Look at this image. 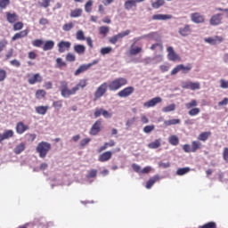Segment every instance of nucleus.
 <instances>
[{"instance_id":"obj_1","label":"nucleus","mask_w":228,"mask_h":228,"mask_svg":"<svg viewBox=\"0 0 228 228\" xmlns=\"http://www.w3.org/2000/svg\"><path fill=\"white\" fill-rule=\"evenodd\" d=\"M126 85H127V79L126 77H118L109 83L108 88L110 92H117V90H120Z\"/></svg>"},{"instance_id":"obj_2","label":"nucleus","mask_w":228,"mask_h":228,"mask_svg":"<svg viewBox=\"0 0 228 228\" xmlns=\"http://www.w3.org/2000/svg\"><path fill=\"white\" fill-rule=\"evenodd\" d=\"M199 106V102L197 100H191L189 102L185 103L186 110H189L188 115L190 117H197L200 113V109L197 108Z\"/></svg>"},{"instance_id":"obj_3","label":"nucleus","mask_w":228,"mask_h":228,"mask_svg":"<svg viewBox=\"0 0 228 228\" xmlns=\"http://www.w3.org/2000/svg\"><path fill=\"white\" fill-rule=\"evenodd\" d=\"M51 149H52L51 143L47 142H41L37 144L36 151L39 154V158L44 159L47 156Z\"/></svg>"},{"instance_id":"obj_4","label":"nucleus","mask_w":228,"mask_h":228,"mask_svg":"<svg viewBox=\"0 0 228 228\" xmlns=\"http://www.w3.org/2000/svg\"><path fill=\"white\" fill-rule=\"evenodd\" d=\"M61 95L67 99L70 97V95H76V91L74 87L72 89H69V83L67 81H61L60 86Z\"/></svg>"},{"instance_id":"obj_5","label":"nucleus","mask_w":228,"mask_h":228,"mask_svg":"<svg viewBox=\"0 0 228 228\" xmlns=\"http://www.w3.org/2000/svg\"><path fill=\"white\" fill-rule=\"evenodd\" d=\"M140 39L141 37L134 39V43L131 45L130 49L128 51L130 56H136L137 54L143 53V47L142 45L135 46L136 42H138V40Z\"/></svg>"},{"instance_id":"obj_6","label":"nucleus","mask_w":228,"mask_h":228,"mask_svg":"<svg viewBox=\"0 0 228 228\" xmlns=\"http://www.w3.org/2000/svg\"><path fill=\"white\" fill-rule=\"evenodd\" d=\"M97 63H99V61L94 60L91 63L80 65L78 69L74 72V76H79L80 74L86 72L88 69H90L91 67H94V65H97Z\"/></svg>"},{"instance_id":"obj_7","label":"nucleus","mask_w":228,"mask_h":228,"mask_svg":"<svg viewBox=\"0 0 228 228\" xmlns=\"http://www.w3.org/2000/svg\"><path fill=\"white\" fill-rule=\"evenodd\" d=\"M106 92H108V83L104 82L96 89L94 93V101L101 99V97H102Z\"/></svg>"},{"instance_id":"obj_8","label":"nucleus","mask_w":228,"mask_h":228,"mask_svg":"<svg viewBox=\"0 0 228 228\" xmlns=\"http://www.w3.org/2000/svg\"><path fill=\"white\" fill-rule=\"evenodd\" d=\"M167 60H169V61H181V56H179V54L175 53V51L174 50V47L168 46L167 48Z\"/></svg>"},{"instance_id":"obj_9","label":"nucleus","mask_w":228,"mask_h":228,"mask_svg":"<svg viewBox=\"0 0 228 228\" xmlns=\"http://www.w3.org/2000/svg\"><path fill=\"white\" fill-rule=\"evenodd\" d=\"M130 33H131V30H129V29L123 31L121 33H118V35H115L112 37H110L109 42H110V44L115 45L120 39L124 38V37H127V35H129Z\"/></svg>"},{"instance_id":"obj_10","label":"nucleus","mask_w":228,"mask_h":228,"mask_svg":"<svg viewBox=\"0 0 228 228\" xmlns=\"http://www.w3.org/2000/svg\"><path fill=\"white\" fill-rule=\"evenodd\" d=\"M102 126V121L101 119H98L95 121V123L92 126L89 134L92 136H97L99 133H101V126Z\"/></svg>"},{"instance_id":"obj_11","label":"nucleus","mask_w":228,"mask_h":228,"mask_svg":"<svg viewBox=\"0 0 228 228\" xmlns=\"http://www.w3.org/2000/svg\"><path fill=\"white\" fill-rule=\"evenodd\" d=\"M224 40V37L221 36H215L205 38V42L210 45H218V44H222Z\"/></svg>"},{"instance_id":"obj_12","label":"nucleus","mask_w":228,"mask_h":228,"mask_svg":"<svg viewBox=\"0 0 228 228\" xmlns=\"http://www.w3.org/2000/svg\"><path fill=\"white\" fill-rule=\"evenodd\" d=\"M5 19L9 24H15V22L19 21V14L15 12H6Z\"/></svg>"},{"instance_id":"obj_13","label":"nucleus","mask_w":228,"mask_h":228,"mask_svg":"<svg viewBox=\"0 0 228 228\" xmlns=\"http://www.w3.org/2000/svg\"><path fill=\"white\" fill-rule=\"evenodd\" d=\"M133 94H134V87L128 86L119 91L118 93V96L121 98H126V97H129V95H133Z\"/></svg>"},{"instance_id":"obj_14","label":"nucleus","mask_w":228,"mask_h":228,"mask_svg":"<svg viewBox=\"0 0 228 228\" xmlns=\"http://www.w3.org/2000/svg\"><path fill=\"white\" fill-rule=\"evenodd\" d=\"M71 45L72 44H70L69 41H61L57 45L58 51L59 53H63L67 51H69Z\"/></svg>"},{"instance_id":"obj_15","label":"nucleus","mask_w":228,"mask_h":228,"mask_svg":"<svg viewBox=\"0 0 228 228\" xmlns=\"http://www.w3.org/2000/svg\"><path fill=\"white\" fill-rule=\"evenodd\" d=\"M191 20L195 24H202L205 22L206 19L200 12H193L191 14Z\"/></svg>"},{"instance_id":"obj_16","label":"nucleus","mask_w":228,"mask_h":228,"mask_svg":"<svg viewBox=\"0 0 228 228\" xmlns=\"http://www.w3.org/2000/svg\"><path fill=\"white\" fill-rule=\"evenodd\" d=\"M222 15V13L214 14L209 20L210 26H220L223 20Z\"/></svg>"},{"instance_id":"obj_17","label":"nucleus","mask_w":228,"mask_h":228,"mask_svg":"<svg viewBox=\"0 0 228 228\" xmlns=\"http://www.w3.org/2000/svg\"><path fill=\"white\" fill-rule=\"evenodd\" d=\"M43 79L40 73L34 74L33 76L28 75V85H37V83H42Z\"/></svg>"},{"instance_id":"obj_18","label":"nucleus","mask_w":228,"mask_h":228,"mask_svg":"<svg viewBox=\"0 0 228 228\" xmlns=\"http://www.w3.org/2000/svg\"><path fill=\"white\" fill-rule=\"evenodd\" d=\"M112 157L113 152L108 151L99 155L98 161H100V163H106V161H110V159H111Z\"/></svg>"},{"instance_id":"obj_19","label":"nucleus","mask_w":228,"mask_h":228,"mask_svg":"<svg viewBox=\"0 0 228 228\" xmlns=\"http://www.w3.org/2000/svg\"><path fill=\"white\" fill-rule=\"evenodd\" d=\"M28 129H29V126L25 125L22 121L18 122L16 125V133L18 134H24Z\"/></svg>"},{"instance_id":"obj_20","label":"nucleus","mask_w":228,"mask_h":228,"mask_svg":"<svg viewBox=\"0 0 228 228\" xmlns=\"http://www.w3.org/2000/svg\"><path fill=\"white\" fill-rule=\"evenodd\" d=\"M159 102H163V99H161V97H155L144 102V106L145 108H154V106H156V104H159Z\"/></svg>"},{"instance_id":"obj_21","label":"nucleus","mask_w":228,"mask_h":228,"mask_svg":"<svg viewBox=\"0 0 228 228\" xmlns=\"http://www.w3.org/2000/svg\"><path fill=\"white\" fill-rule=\"evenodd\" d=\"M13 130H6L3 134H0V143L4 142V140H8L10 138H13Z\"/></svg>"},{"instance_id":"obj_22","label":"nucleus","mask_w":228,"mask_h":228,"mask_svg":"<svg viewBox=\"0 0 228 228\" xmlns=\"http://www.w3.org/2000/svg\"><path fill=\"white\" fill-rule=\"evenodd\" d=\"M28 34H29V30L28 29L21 30L14 34V36L12 37V41L15 42V40H20V38H25V37H27Z\"/></svg>"},{"instance_id":"obj_23","label":"nucleus","mask_w":228,"mask_h":228,"mask_svg":"<svg viewBox=\"0 0 228 228\" xmlns=\"http://www.w3.org/2000/svg\"><path fill=\"white\" fill-rule=\"evenodd\" d=\"M86 85H88V80L86 79H81L79 82L76 85V86L73 87L75 90V94L77 93L79 90H83L86 88Z\"/></svg>"},{"instance_id":"obj_24","label":"nucleus","mask_w":228,"mask_h":228,"mask_svg":"<svg viewBox=\"0 0 228 228\" xmlns=\"http://www.w3.org/2000/svg\"><path fill=\"white\" fill-rule=\"evenodd\" d=\"M178 33L182 37H188L191 33V27L190 25H185L183 28H180Z\"/></svg>"},{"instance_id":"obj_25","label":"nucleus","mask_w":228,"mask_h":228,"mask_svg":"<svg viewBox=\"0 0 228 228\" xmlns=\"http://www.w3.org/2000/svg\"><path fill=\"white\" fill-rule=\"evenodd\" d=\"M83 15V9L76 8L70 11L69 17L71 19H77V17H81Z\"/></svg>"},{"instance_id":"obj_26","label":"nucleus","mask_w":228,"mask_h":228,"mask_svg":"<svg viewBox=\"0 0 228 228\" xmlns=\"http://www.w3.org/2000/svg\"><path fill=\"white\" fill-rule=\"evenodd\" d=\"M211 137V132H202L198 135L199 142H208L209 138Z\"/></svg>"},{"instance_id":"obj_27","label":"nucleus","mask_w":228,"mask_h":228,"mask_svg":"<svg viewBox=\"0 0 228 228\" xmlns=\"http://www.w3.org/2000/svg\"><path fill=\"white\" fill-rule=\"evenodd\" d=\"M159 180V175H154L153 177H151L149 181L146 183L147 190H151V188H152V186H154V184H156V183H158Z\"/></svg>"},{"instance_id":"obj_28","label":"nucleus","mask_w":228,"mask_h":228,"mask_svg":"<svg viewBox=\"0 0 228 228\" xmlns=\"http://www.w3.org/2000/svg\"><path fill=\"white\" fill-rule=\"evenodd\" d=\"M172 19L170 14H155L152 16L153 20H168Z\"/></svg>"},{"instance_id":"obj_29","label":"nucleus","mask_w":228,"mask_h":228,"mask_svg":"<svg viewBox=\"0 0 228 228\" xmlns=\"http://www.w3.org/2000/svg\"><path fill=\"white\" fill-rule=\"evenodd\" d=\"M116 142L113 140H110L109 142H105L104 145H102V147H100L97 150L98 153L102 152L103 151H106V149H108V147H115Z\"/></svg>"},{"instance_id":"obj_30","label":"nucleus","mask_w":228,"mask_h":228,"mask_svg":"<svg viewBox=\"0 0 228 228\" xmlns=\"http://www.w3.org/2000/svg\"><path fill=\"white\" fill-rule=\"evenodd\" d=\"M191 148L192 152H197L199 150L202 149V143L199 141H192Z\"/></svg>"},{"instance_id":"obj_31","label":"nucleus","mask_w":228,"mask_h":228,"mask_svg":"<svg viewBox=\"0 0 228 228\" xmlns=\"http://www.w3.org/2000/svg\"><path fill=\"white\" fill-rule=\"evenodd\" d=\"M53 49H54V41L53 40L45 41L43 46V51H51Z\"/></svg>"},{"instance_id":"obj_32","label":"nucleus","mask_w":228,"mask_h":228,"mask_svg":"<svg viewBox=\"0 0 228 228\" xmlns=\"http://www.w3.org/2000/svg\"><path fill=\"white\" fill-rule=\"evenodd\" d=\"M185 88H190V90H200V83L199 82H189Z\"/></svg>"},{"instance_id":"obj_33","label":"nucleus","mask_w":228,"mask_h":228,"mask_svg":"<svg viewBox=\"0 0 228 228\" xmlns=\"http://www.w3.org/2000/svg\"><path fill=\"white\" fill-rule=\"evenodd\" d=\"M74 51L77 54H85V51H86V47L83 45H75Z\"/></svg>"},{"instance_id":"obj_34","label":"nucleus","mask_w":228,"mask_h":228,"mask_svg":"<svg viewBox=\"0 0 228 228\" xmlns=\"http://www.w3.org/2000/svg\"><path fill=\"white\" fill-rule=\"evenodd\" d=\"M24 151H26V143H24V142H21V143L18 144L14 148V153L15 154H21L22 152H24Z\"/></svg>"},{"instance_id":"obj_35","label":"nucleus","mask_w":228,"mask_h":228,"mask_svg":"<svg viewBox=\"0 0 228 228\" xmlns=\"http://www.w3.org/2000/svg\"><path fill=\"white\" fill-rule=\"evenodd\" d=\"M136 0H127L125 2V9L131 10L133 7L136 8Z\"/></svg>"},{"instance_id":"obj_36","label":"nucleus","mask_w":228,"mask_h":228,"mask_svg":"<svg viewBox=\"0 0 228 228\" xmlns=\"http://www.w3.org/2000/svg\"><path fill=\"white\" fill-rule=\"evenodd\" d=\"M49 110V106H37L36 107V112L38 115H45Z\"/></svg>"},{"instance_id":"obj_37","label":"nucleus","mask_w":228,"mask_h":228,"mask_svg":"<svg viewBox=\"0 0 228 228\" xmlns=\"http://www.w3.org/2000/svg\"><path fill=\"white\" fill-rule=\"evenodd\" d=\"M149 149H159V147H161V139H157L152 142H150L148 144Z\"/></svg>"},{"instance_id":"obj_38","label":"nucleus","mask_w":228,"mask_h":228,"mask_svg":"<svg viewBox=\"0 0 228 228\" xmlns=\"http://www.w3.org/2000/svg\"><path fill=\"white\" fill-rule=\"evenodd\" d=\"M165 5V0H156L151 4L152 8L155 10H158L159 8H161V6Z\"/></svg>"},{"instance_id":"obj_39","label":"nucleus","mask_w":228,"mask_h":228,"mask_svg":"<svg viewBox=\"0 0 228 228\" xmlns=\"http://www.w3.org/2000/svg\"><path fill=\"white\" fill-rule=\"evenodd\" d=\"M12 24H13L12 26L13 31H20V29L24 28V23L22 21H15Z\"/></svg>"},{"instance_id":"obj_40","label":"nucleus","mask_w":228,"mask_h":228,"mask_svg":"<svg viewBox=\"0 0 228 228\" xmlns=\"http://www.w3.org/2000/svg\"><path fill=\"white\" fill-rule=\"evenodd\" d=\"M99 33H100V35H102L103 37H107L108 33H110V27H108V26L100 27Z\"/></svg>"},{"instance_id":"obj_41","label":"nucleus","mask_w":228,"mask_h":228,"mask_svg":"<svg viewBox=\"0 0 228 228\" xmlns=\"http://www.w3.org/2000/svg\"><path fill=\"white\" fill-rule=\"evenodd\" d=\"M163 113H169L170 111H175V103L167 105L162 109Z\"/></svg>"},{"instance_id":"obj_42","label":"nucleus","mask_w":228,"mask_h":228,"mask_svg":"<svg viewBox=\"0 0 228 228\" xmlns=\"http://www.w3.org/2000/svg\"><path fill=\"white\" fill-rule=\"evenodd\" d=\"M92 6H94V0H88L85 4V11L86 13L92 12Z\"/></svg>"},{"instance_id":"obj_43","label":"nucleus","mask_w":228,"mask_h":228,"mask_svg":"<svg viewBox=\"0 0 228 228\" xmlns=\"http://www.w3.org/2000/svg\"><path fill=\"white\" fill-rule=\"evenodd\" d=\"M180 70L183 72V74H188V72L191 70V64H188L187 66H184V64H180Z\"/></svg>"},{"instance_id":"obj_44","label":"nucleus","mask_w":228,"mask_h":228,"mask_svg":"<svg viewBox=\"0 0 228 228\" xmlns=\"http://www.w3.org/2000/svg\"><path fill=\"white\" fill-rule=\"evenodd\" d=\"M190 167H181L176 170V175H185V174H188L190 172Z\"/></svg>"},{"instance_id":"obj_45","label":"nucleus","mask_w":228,"mask_h":228,"mask_svg":"<svg viewBox=\"0 0 228 228\" xmlns=\"http://www.w3.org/2000/svg\"><path fill=\"white\" fill-rule=\"evenodd\" d=\"M165 126H175L181 124V119H169L164 122Z\"/></svg>"},{"instance_id":"obj_46","label":"nucleus","mask_w":228,"mask_h":228,"mask_svg":"<svg viewBox=\"0 0 228 228\" xmlns=\"http://www.w3.org/2000/svg\"><path fill=\"white\" fill-rule=\"evenodd\" d=\"M112 52H113V48H111V46L103 47L100 51L102 56H106V54H110V53H112Z\"/></svg>"},{"instance_id":"obj_47","label":"nucleus","mask_w":228,"mask_h":228,"mask_svg":"<svg viewBox=\"0 0 228 228\" xmlns=\"http://www.w3.org/2000/svg\"><path fill=\"white\" fill-rule=\"evenodd\" d=\"M169 143L171 145H179V137L177 135H171L169 137Z\"/></svg>"},{"instance_id":"obj_48","label":"nucleus","mask_w":228,"mask_h":228,"mask_svg":"<svg viewBox=\"0 0 228 228\" xmlns=\"http://www.w3.org/2000/svg\"><path fill=\"white\" fill-rule=\"evenodd\" d=\"M46 92L44 89H39L36 92V98L37 99H44L46 95Z\"/></svg>"},{"instance_id":"obj_49","label":"nucleus","mask_w":228,"mask_h":228,"mask_svg":"<svg viewBox=\"0 0 228 228\" xmlns=\"http://www.w3.org/2000/svg\"><path fill=\"white\" fill-rule=\"evenodd\" d=\"M53 107L55 108V110H61V108H63V101L58 100L53 102Z\"/></svg>"},{"instance_id":"obj_50","label":"nucleus","mask_w":228,"mask_h":228,"mask_svg":"<svg viewBox=\"0 0 228 228\" xmlns=\"http://www.w3.org/2000/svg\"><path fill=\"white\" fill-rule=\"evenodd\" d=\"M199 228H216V224L213 221L206 223L203 225L199 226Z\"/></svg>"},{"instance_id":"obj_51","label":"nucleus","mask_w":228,"mask_h":228,"mask_svg":"<svg viewBox=\"0 0 228 228\" xmlns=\"http://www.w3.org/2000/svg\"><path fill=\"white\" fill-rule=\"evenodd\" d=\"M10 6V0H0V10H6Z\"/></svg>"},{"instance_id":"obj_52","label":"nucleus","mask_w":228,"mask_h":228,"mask_svg":"<svg viewBox=\"0 0 228 228\" xmlns=\"http://www.w3.org/2000/svg\"><path fill=\"white\" fill-rule=\"evenodd\" d=\"M38 4L41 8H49V6H51V0H42Z\"/></svg>"},{"instance_id":"obj_53","label":"nucleus","mask_w":228,"mask_h":228,"mask_svg":"<svg viewBox=\"0 0 228 228\" xmlns=\"http://www.w3.org/2000/svg\"><path fill=\"white\" fill-rule=\"evenodd\" d=\"M154 129H156V126L154 125H150L143 127V132L149 134V133H152Z\"/></svg>"},{"instance_id":"obj_54","label":"nucleus","mask_w":228,"mask_h":228,"mask_svg":"<svg viewBox=\"0 0 228 228\" xmlns=\"http://www.w3.org/2000/svg\"><path fill=\"white\" fill-rule=\"evenodd\" d=\"M56 63L59 69H61L62 67H67V62L63 61V59L57 58Z\"/></svg>"},{"instance_id":"obj_55","label":"nucleus","mask_w":228,"mask_h":228,"mask_svg":"<svg viewBox=\"0 0 228 228\" xmlns=\"http://www.w3.org/2000/svg\"><path fill=\"white\" fill-rule=\"evenodd\" d=\"M32 45L34 47H42V45H44V41L42 39H35L32 41Z\"/></svg>"},{"instance_id":"obj_56","label":"nucleus","mask_w":228,"mask_h":228,"mask_svg":"<svg viewBox=\"0 0 228 228\" xmlns=\"http://www.w3.org/2000/svg\"><path fill=\"white\" fill-rule=\"evenodd\" d=\"M87 179H92L94 177H97V169H92L89 171V173L86 175Z\"/></svg>"},{"instance_id":"obj_57","label":"nucleus","mask_w":228,"mask_h":228,"mask_svg":"<svg viewBox=\"0 0 228 228\" xmlns=\"http://www.w3.org/2000/svg\"><path fill=\"white\" fill-rule=\"evenodd\" d=\"M72 28H74V23H72V22L66 23L62 26L63 31H70V29H72Z\"/></svg>"},{"instance_id":"obj_58","label":"nucleus","mask_w":228,"mask_h":228,"mask_svg":"<svg viewBox=\"0 0 228 228\" xmlns=\"http://www.w3.org/2000/svg\"><path fill=\"white\" fill-rule=\"evenodd\" d=\"M8 74L6 73V70L4 69H0V83H3L4 79H6Z\"/></svg>"},{"instance_id":"obj_59","label":"nucleus","mask_w":228,"mask_h":228,"mask_svg":"<svg viewBox=\"0 0 228 228\" xmlns=\"http://www.w3.org/2000/svg\"><path fill=\"white\" fill-rule=\"evenodd\" d=\"M77 40H86L85 32H83V30H78L77 32Z\"/></svg>"},{"instance_id":"obj_60","label":"nucleus","mask_w":228,"mask_h":228,"mask_svg":"<svg viewBox=\"0 0 228 228\" xmlns=\"http://www.w3.org/2000/svg\"><path fill=\"white\" fill-rule=\"evenodd\" d=\"M10 64L12 67H16L17 69H19V67H20V61L19 60H17V59L10 61Z\"/></svg>"},{"instance_id":"obj_61","label":"nucleus","mask_w":228,"mask_h":228,"mask_svg":"<svg viewBox=\"0 0 228 228\" xmlns=\"http://www.w3.org/2000/svg\"><path fill=\"white\" fill-rule=\"evenodd\" d=\"M76 60V55L74 53H67L66 55V61H74Z\"/></svg>"},{"instance_id":"obj_62","label":"nucleus","mask_w":228,"mask_h":228,"mask_svg":"<svg viewBox=\"0 0 228 228\" xmlns=\"http://www.w3.org/2000/svg\"><path fill=\"white\" fill-rule=\"evenodd\" d=\"M132 168L134 172H136V174H142V167L138 166L137 164H133Z\"/></svg>"},{"instance_id":"obj_63","label":"nucleus","mask_w":228,"mask_h":228,"mask_svg":"<svg viewBox=\"0 0 228 228\" xmlns=\"http://www.w3.org/2000/svg\"><path fill=\"white\" fill-rule=\"evenodd\" d=\"M102 111H103V109L96 108L94 110V118H99V117H101V115H102Z\"/></svg>"},{"instance_id":"obj_64","label":"nucleus","mask_w":228,"mask_h":228,"mask_svg":"<svg viewBox=\"0 0 228 228\" xmlns=\"http://www.w3.org/2000/svg\"><path fill=\"white\" fill-rule=\"evenodd\" d=\"M223 159L228 163V148H224L223 151Z\"/></svg>"}]
</instances>
